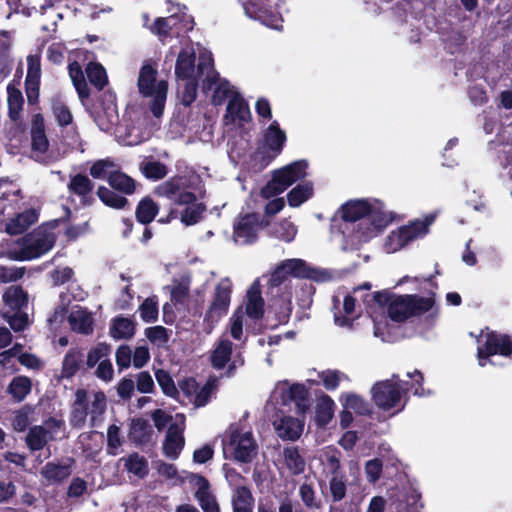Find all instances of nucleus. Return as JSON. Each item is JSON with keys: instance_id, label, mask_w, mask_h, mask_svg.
Here are the masks:
<instances>
[{"instance_id": "nucleus-28", "label": "nucleus", "mask_w": 512, "mask_h": 512, "mask_svg": "<svg viewBox=\"0 0 512 512\" xmlns=\"http://www.w3.org/2000/svg\"><path fill=\"white\" fill-rule=\"evenodd\" d=\"M35 210H26L11 219L6 225V231L10 235L21 234L37 221Z\"/></svg>"}, {"instance_id": "nucleus-41", "label": "nucleus", "mask_w": 512, "mask_h": 512, "mask_svg": "<svg viewBox=\"0 0 512 512\" xmlns=\"http://www.w3.org/2000/svg\"><path fill=\"white\" fill-rule=\"evenodd\" d=\"M3 300L12 310H20L27 303V294L19 286H10L5 291Z\"/></svg>"}, {"instance_id": "nucleus-46", "label": "nucleus", "mask_w": 512, "mask_h": 512, "mask_svg": "<svg viewBox=\"0 0 512 512\" xmlns=\"http://www.w3.org/2000/svg\"><path fill=\"white\" fill-rule=\"evenodd\" d=\"M140 170L148 179L159 180L164 178L167 173V167L159 161H144L140 164Z\"/></svg>"}, {"instance_id": "nucleus-15", "label": "nucleus", "mask_w": 512, "mask_h": 512, "mask_svg": "<svg viewBox=\"0 0 512 512\" xmlns=\"http://www.w3.org/2000/svg\"><path fill=\"white\" fill-rule=\"evenodd\" d=\"M225 450L241 463H249L257 455L258 445L250 431L232 430Z\"/></svg>"}, {"instance_id": "nucleus-27", "label": "nucleus", "mask_w": 512, "mask_h": 512, "mask_svg": "<svg viewBox=\"0 0 512 512\" xmlns=\"http://www.w3.org/2000/svg\"><path fill=\"white\" fill-rule=\"evenodd\" d=\"M196 484L198 486L195 497L198 500L204 512H220L216 498L209 491V483L202 476H196Z\"/></svg>"}, {"instance_id": "nucleus-29", "label": "nucleus", "mask_w": 512, "mask_h": 512, "mask_svg": "<svg viewBox=\"0 0 512 512\" xmlns=\"http://www.w3.org/2000/svg\"><path fill=\"white\" fill-rule=\"evenodd\" d=\"M53 439L52 433L45 426H34L30 428L26 436V444L30 450H41Z\"/></svg>"}, {"instance_id": "nucleus-40", "label": "nucleus", "mask_w": 512, "mask_h": 512, "mask_svg": "<svg viewBox=\"0 0 512 512\" xmlns=\"http://www.w3.org/2000/svg\"><path fill=\"white\" fill-rule=\"evenodd\" d=\"M69 76L73 82L75 89L81 99L89 96V89L84 78V74L81 66L76 61L72 62L68 66Z\"/></svg>"}, {"instance_id": "nucleus-55", "label": "nucleus", "mask_w": 512, "mask_h": 512, "mask_svg": "<svg viewBox=\"0 0 512 512\" xmlns=\"http://www.w3.org/2000/svg\"><path fill=\"white\" fill-rule=\"evenodd\" d=\"M190 282L188 279H182L174 284L171 290V301L175 305L183 306L188 298Z\"/></svg>"}, {"instance_id": "nucleus-53", "label": "nucleus", "mask_w": 512, "mask_h": 512, "mask_svg": "<svg viewBox=\"0 0 512 512\" xmlns=\"http://www.w3.org/2000/svg\"><path fill=\"white\" fill-rule=\"evenodd\" d=\"M81 361V354L78 351H69L64 359L62 365V377L70 378L76 374L79 369V363Z\"/></svg>"}, {"instance_id": "nucleus-48", "label": "nucleus", "mask_w": 512, "mask_h": 512, "mask_svg": "<svg viewBox=\"0 0 512 512\" xmlns=\"http://www.w3.org/2000/svg\"><path fill=\"white\" fill-rule=\"evenodd\" d=\"M125 468L138 477H144L148 473V464L143 456L137 453L129 455L125 459Z\"/></svg>"}, {"instance_id": "nucleus-21", "label": "nucleus", "mask_w": 512, "mask_h": 512, "mask_svg": "<svg viewBox=\"0 0 512 512\" xmlns=\"http://www.w3.org/2000/svg\"><path fill=\"white\" fill-rule=\"evenodd\" d=\"M196 51L194 46L189 45L184 47L178 54L175 74L177 79H190L199 78L202 81L205 78V74H200L199 61L195 65Z\"/></svg>"}, {"instance_id": "nucleus-16", "label": "nucleus", "mask_w": 512, "mask_h": 512, "mask_svg": "<svg viewBox=\"0 0 512 512\" xmlns=\"http://www.w3.org/2000/svg\"><path fill=\"white\" fill-rule=\"evenodd\" d=\"M264 225V219L257 213L240 214L233 223L232 239L237 245L254 243Z\"/></svg>"}, {"instance_id": "nucleus-49", "label": "nucleus", "mask_w": 512, "mask_h": 512, "mask_svg": "<svg viewBox=\"0 0 512 512\" xmlns=\"http://www.w3.org/2000/svg\"><path fill=\"white\" fill-rule=\"evenodd\" d=\"M86 74L90 83L98 89H102L107 83L106 71L98 63H89L86 67Z\"/></svg>"}, {"instance_id": "nucleus-59", "label": "nucleus", "mask_w": 512, "mask_h": 512, "mask_svg": "<svg viewBox=\"0 0 512 512\" xmlns=\"http://www.w3.org/2000/svg\"><path fill=\"white\" fill-rule=\"evenodd\" d=\"M213 393H214L213 382L208 381L201 388H198L191 403H193V405L196 408L203 407L210 401Z\"/></svg>"}, {"instance_id": "nucleus-61", "label": "nucleus", "mask_w": 512, "mask_h": 512, "mask_svg": "<svg viewBox=\"0 0 512 512\" xmlns=\"http://www.w3.org/2000/svg\"><path fill=\"white\" fill-rule=\"evenodd\" d=\"M145 335L150 342L158 346L164 345L169 338L167 329L163 326L149 327L146 329Z\"/></svg>"}, {"instance_id": "nucleus-36", "label": "nucleus", "mask_w": 512, "mask_h": 512, "mask_svg": "<svg viewBox=\"0 0 512 512\" xmlns=\"http://www.w3.org/2000/svg\"><path fill=\"white\" fill-rule=\"evenodd\" d=\"M270 233L274 238L289 243L294 240L297 227L289 219H283L271 226Z\"/></svg>"}, {"instance_id": "nucleus-12", "label": "nucleus", "mask_w": 512, "mask_h": 512, "mask_svg": "<svg viewBox=\"0 0 512 512\" xmlns=\"http://www.w3.org/2000/svg\"><path fill=\"white\" fill-rule=\"evenodd\" d=\"M408 390V383L393 375L391 379L378 382L372 387L373 400L379 408L390 410L400 406L402 395Z\"/></svg>"}, {"instance_id": "nucleus-1", "label": "nucleus", "mask_w": 512, "mask_h": 512, "mask_svg": "<svg viewBox=\"0 0 512 512\" xmlns=\"http://www.w3.org/2000/svg\"><path fill=\"white\" fill-rule=\"evenodd\" d=\"M342 223V249L356 250L377 236L393 220L392 213L376 199H356L344 203L339 211Z\"/></svg>"}, {"instance_id": "nucleus-20", "label": "nucleus", "mask_w": 512, "mask_h": 512, "mask_svg": "<svg viewBox=\"0 0 512 512\" xmlns=\"http://www.w3.org/2000/svg\"><path fill=\"white\" fill-rule=\"evenodd\" d=\"M226 478L230 484H237L231 495L233 512H253L254 498L250 489L245 485L238 484L243 480L242 476L235 471H227Z\"/></svg>"}, {"instance_id": "nucleus-45", "label": "nucleus", "mask_w": 512, "mask_h": 512, "mask_svg": "<svg viewBox=\"0 0 512 512\" xmlns=\"http://www.w3.org/2000/svg\"><path fill=\"white\" fill-rule=\"evenodd\" d=\"M341 401H343L345 409L353 410L360 415H365L370 412L369 404L356 394L346 393L341 396Z\"/></svg>"}, {"instance_id": "nucleus-26", "label": "nucleus", "mask_w": 512, "mask_h": 512, "mask_svg": "<svg viewBox=\"0 0 512 512\" xmlns=\"http://www.w3.org/2000/svg\"><path fill=\"white\" fill-rule=\"evenodd\" d=\"M251 113L247 103L238 94H234L228 101L227 113L225 118H230L232 122H238L239 125L250 119Z\"/></svg>"}, {"instance_id": "nucleus-51", "label": "nucleus", "mask_w": 512, "mask_h": 512, "mask_svg": "<svg viewBox=\"0 0 512 512\" xmlns=\"http://www.w3.org/2000/svg\"><path fill=\"white\" fill-rule=\"evenodd\" d=\"M318 377L323 386L329 391L335 390L341 381L347 379V376L343 372L330 369L321 371L318 374Z\"/></svg>"}, {"instance_id": "nucleus-14", "label": "nucleus", "mask_w": 512, "mask_h": 512, "mask_svg": "<svg viewBox=\"0 0 512 512\" xmlns=\"http://www.w3.org/2000/svg\"><path fill=\"white\" fill-rule=\"evenodd\" d=\"M243 344L244 342H240V344L234 345L226 335H223L211 353L212 366L216 369H223L228 365V373L231 375L237 367L244 363L241 356Z\"/></svg>"}, {"instance_id": "nucleus-63", "label": "nucleus", "mask_w": 512, "mask_h": 512, "mask_svg": "<svg viewBox=\"0 0 512 512\" xmlns=\"http://www.w3.org/2000/svg\"><path fill=\"white\" fill-rule=\"evenodd\" d=\"M299 495L304 503V505L308 508H319L320 503L316 500L315 491L310 484L303 483L299 487Z\"/></svg>"}, {"instance_id": "nucleus-56", "label": "nucleus", "mask_w": 512, "mask_h": 512, "mask_svg": "<svg viewBox=\"0 0 512 512\" xmlns=\"http://www.w3.org/2000/svg\"><path fill=\"white\" fill-rule=\"evenodd\" d=\"M326 468L331 477L343 475L341 471L340 453L333 448H326L325 452Z\"/></svg>"}, {"instance_id": "nucleus-44", "label": "nucleus", "mask_w": 512, "mask_h": 512, "mask_svg": "<svg viewBox=\"0 0 512 512\" xmlns=\"http://www.w3.org/2000/svg\"><path fill=\"white\" fill-rule=\"evenodd\" d=\"M157 212L158 206L156 203L149 198H145L138 204L136 217L140 223L147 224L155 218Z\"/></svg>"}, {"instance_id": "nucleus-4", "label": "nucleus", "mask_w": 512, "mask_h": 512, "mask_svg": "<svg viewBox=\"0 0 512 512\" xmlns=\"http://www.w3.org/2000/svg\"><path fill=\"white\" fill-rule=\"evenodd\" d=\"M264 314V300L261 296L260 283L255 280L246 294L245 307H238L229 319L227 331L230 336L238 341L245 342V331L249 329L248 319L258 321Z\"/></svg>"}, {"instance_id": "nucleus-39", "label": "nucleus", "mask_w": 512, "mask_h": 512, "mask_svg": "<svg viewBox=\"0 0 512 512\" xmlns=\"http://www.w3.org/2000/svg\"><path fill=\"white\" fill-rule=\"evenodd\" d=\"M182 84H179V98L181 103L185 106H190L196 99L197 96V87L199 82V78H190V79H179Z\"/></svg>"}, {"instance_id": "nucleus-60", "label": "nucleus", "mask_w": 512, "mask_h": 512, "mask_svg": "<svg viewBox=\"0 0 512 512\" xmlns=\"http://www.w3.org/2000/svg\"><path fill=\"white\" fill-rule=\"evenodd\" d=\"M27 81H38L40 82L41 77V57L39 54L29 55L27 57Z\"/></svg>"}, {"instance_id": "nucleus-10", "label": "nucleus", "mask_w": 512, "mask_h": 512, "mask_svg": "<svg viewBox=\"0 0 512 512\" xmlns=\"http://www.w3.org/2000/svg\"><path fill=\"white\" fill-rule=\"evenodd\" d=\"M289 276L295 278H308L314 281H325L329 278L326 271L309 266L302 259H287L281 262L271 276L273 285L282 284Z\"/></svg>"}, {"instance_id": "nucleus-52", "label": "nucleus", "mask_w": 512, "mask_h": 512, "mask_svg": "<svg viewBox=\"0 0 512 512\" xmlns=\"http://www.w3.org/2000/svg\"><path fill=\"white\" fill-rule=\"evenodd\" d=\"M329 491L333 502H340L346 496L347 481L344 474L333 476L329 480Z\"/></svg>"}, {"instance_id": "nucleus-22", "label": "nucleus", "mask_w": 512, "mask_h": 512, "mask_svg": "<svg viewBox=\"0 0 512 512\" xmlns=\"http://www.w3.org/2000/svg\"><path fill=\"white\" fill-rule=\"evenodd\" d=\"M73 465L71 458L62 462H48L42 467L40 475L47 485L59 484L72 474Z\"/></svg>"}, {"instance_id": "nucleus-38", "label": "nucleus", "mask_w": 512, "mask_h": 512, "mask_svg": "<svg viewBox=\"0 0 512 512\" xmlns=\"http://www.w3.org/2000/svg\"><path fill=\"white\" fill-rule=\"evenodd\" d=\"M110 186L124 194H132L135 191V181L117 169L109 174Z\"/></svg>"}, {"instance_id": "nucleus-19", "label": "nucleus", "mask_w": 512, "mask_h": 512, "mask_svg": "<svg viewBox=\"0 0 512 512\" xmlns=\"http://www.w3.org/2000/svg\"><path fill=\"white\" fill-rule=\"evenodd\" d=\"M193 28V18L184 12L174 13L166 18H157L151 27L152 33L160 38L167 37L173 33L179 34Z\"/></svg>"}, {"instance_id": "nucleus-24", "label": "nucleus", "mask_w": 512, "mask_h": 512, "mask_svg": "<svg viewBox=\"0 0 512 512\" xmlns=\"http://www.w3.org/2000/svg\"><path fill=\"white\" fill-rule=\"evenodd\" d=\"M371 288L370 283H364L362 286L356 287L353 290V295H346L343 300V315L334 314V320L335 323L338 326L345 327V326H351L352 319L349 318V316H352L355 312V303L358 299H365L368 294L365 296L362 295V290H369Z\"/></svg>"}, {"instance_id": "nucleus-62", "label": "nucleus", "mask_w": 512, "mask_h": 512, "mask_svg": "<svg viewBox=\"0 0 512 512\" xmlns=\"http://www.w3.org/2000/svg\"><path fill=\"white\" fill-rule=\"evenodd\" d=\"M155 376L164 394L168 396H173L177 392L174 381L172 380L168 372L164 370H157Z\"/></svg>"}, {"instance_id": "nucleus-2", "label": "nucleus", "mask_w": 512, "mask_h": 512, "mask_svg": "<svg viewBox=\"0 0 512 512\" xmlns=\"http://www.w3.org/2000/svg\"><path fill=\"white\" fill-rule=\"evenodd\" d=\"M188 181L183 177L171 178L160 184L155 193L171 202L169 218H180L186 226L198 223L205 211V206L197 202L195 194L189 189Z\"/></svg>"}, {"instance_id": "nucleus-25", "label": "nucleus", "mask_w": 512, "mask_h": 512, "mask_svg": "<svg viewBox=\"0 0 512 512\" xmlns=\"http://www.w3.org/2000/svg\"><path fill=\"white\" fill-rule=\"evenodd\" d=\"M48 140L45 135L44 129L36 125L32 129V155L31 157L42 164L48 165L53 161V158L46 154L48 149Z\"/></svg>"}, {"instance_id": "nucleus-58", "label": "nucleus", "mask_w": 512, "mask_h": 512, "mask_svg": "<svg viewBox=\"0 0 512 512\" xmlns=\"http://www.w3.org/2000/svg\"><path fill=\"white\" fill-rule=\"evenodd\" d=\"M141 319L151 323L158 317V303L155 298H147L139 308Z\"/></svg>"}, {"instance_id": "nucleus-18", "label": "nucleus", "mask_w": 512, "mask_h": 512, "mask_svg": "<svg viewBox=\"0 0 512 512\" xmlns=\"http://www.w3.org/2000/svg\"><path fill=\"white\" fill-rule=\"evenodd\" d=\"M184 430L185 417L183 414H176L174 421L168 426L163 442V453L169 459H177L183 450L185 445Z\"/></svg>"}, {"instance_id": "nucleus-33", "label": "nucleus", "mask_w": 512, "mask_h": 512, "mask_svg": "<svg viewBox=\"0 0 512 512\" xmlns=\"http://www.w3.org/2000/svg\"><path fill=\"white\" fill-rule=\"evenodd\" d=\"M314 187L311 182H304L295 186L287 194L290 207H299L313 196Z\"/></svg>"}, {"instance_id": "nucleus-6", "label": "nucleus", "mask_w": 512, "mask_h": 512, "mask_svg": "<svg viewBox=\"0 0 512 512\" xmlns=\"http://www.w3.org/2000/svg\"><path fill=\"white\" fill-rule=\"evenodd\" d=\"M158 71L151 64H144L138 75L137 86L139 93L150 99V108L155 117L163 114L167 93L168 83L166 80L157 79Z\"/></svg>"}, {"instance_id": "nucleus-7", "label": "nucleus", "mask_w": 512, "mask_h": 512, "mask_svg": "<svg viewBox=\"0 0 512 512\" xmlns=\"http://www.w3.org/2000/svg\"><path fill=\"white\" fill-rule=\"evenodd\" d=\"M199 71L200 74H205V78L201 82L203 91H213L212 103L214 105H221L226 98L230 99L232 95L237 93L228 81L220 78L218 72L214 69L210 52L201 51L199 53Z\"/></svg>"}, {"instance_id": "nucleus-13", "label": "nucleus", "mask_w": 512, "mask_h": 512, "mask_svg": "<svg viewBox=\"0 0 512 512\" xmlns=\"http://www.w3.org/2000/svg\"><path fill=\"white\" fill-rule=\"evenodd\" d=\"M512 354V343L509 337L496 333H482L478 339V361L484 367L487 363L495 365L491 357L501 355L510 357Z\"/></svg>"}, {"instance_id": "nucleus-11", "label": "nucleus", "mask_w": 512, "mask_h": 512, "mask_svg": "<svg viewBox=\"0 0 512 512\" xmlns=\"http://www.w3.org/2000/svg\"><path fill=\"white\" fill-rule=\"evenodd\" d=\"M54 243L55 234L47 228L39 227L21 239L19 251L16 252V259H36L51 250Z\"/></svg>"}, {"instance_id": "nucleus-35", "label": "nucleus", "mask_w": 512, "mask_h": 512, "mask_svg": "<svg viewBox=\"0 0 512 512\" xmlns=\"http://www.w3.org/2000/svg\"><path fill=\"white\" fill-rule=\"evenodd\" d=\"M135 334L134 322L125 317H117L113 319L110 326V335L114 339H128Z\"/></svg>"}, {"instance_id": "nucleus-50", "label": "nucleus", "mask_w": 512, "mask_h": 512, "mask_svg": "<svg viewBox=\"0 0 512 512\" xmlns=\"http://www.w3.org/2000/svg\"><path fill=\"white\" fill-rule=\"evenodd\" d=\"M99 199L107 206L112 208H123L127 204V199L123 196L117 195L106 187H99L97 191Z\"/></svg>"}, {"instance_id": "nucleus-43", "label": "nucleus", "mask_w": 512, "mask_h": 512, "mask_svg": "<svg viewBox=\"0 0 512 512\" xmlns=\"http://www.w3.org/2000/svg\"><path fill=\"white\" fill-rule=\"evenodd\" d=\"M7 93L9 117L11 118V120L16 121L19 119L20 112L23 107V96L21 91L12 85H8Z\"/></svg>"}, {"instance_id": "nucleus-37", "label": "nucleus", "mask_w": 512, "mask_h": 512, "mask_svg": "<svg viewBox=\"0 0 512 512\" xmlns=\"http://www.w3.org/2000/svg\"><path fill=\"white\" fill-rule=\"evenodd\" d=\"M283 459L288 470L294 474H301L305 469V460L300 455L298 448L286 447L283 450Z\"/></svg>"}, {"instance_id": "nucleus-31", "label": "nucleus", "mask_w": 512, "mask_h": 512, "mask_svg": "<svg viewBox=\"0 0 512 512\" xmlns=\"http://www.w3.org/2000/svg\"><path fill=\"white\" fill-rule=\"evenodd\" d=\"M68 321L72 330L88 334L92 332L93 319L89 312L83 309H76L71 311Z\"/></svg>"}, {"instance_id": "nucleus-3", "label": "nucleus", "mask_w": 512, "mask_h": 512, "mask_svg": "<svg viewBox=\"0 0 512 512\" xmlns=\"http://www.w3.org/2000/svg\"><path fill=\"white\" fill-rule=\"evenodd\" d=\"M364 302L368 306L372 307L374 305L380 310H383V306L388 303V315L397 322L431 311L435 304L432 297L401 295L390 298L386 292H375L373 295H367Z\"/></svg>"}, {"instance_id": "nucleus-8", "label": "nucleus", "mask_w": 512, "mask_h": 512, "mask_svg": "<svg viewBox=\"0 0 512 512\" xmlns=\"http://www.w3.org/2000/svg\"><path fill=\"white\" fill-rule=\"evenodd\" d=\"M308 163L298 160L275 170L272 179L261 189V196L269 199L284 192L295 182L305 178Z\"/></svg>"}, {"instance_id": "nucleus-57", "label": "nucleus", "mask_w": 512, "mask_h": 512, "mask_svg": "<svg viewBox=\"0 0 512 512\" xmlns=\"http://www.w3.org/2000/svg\"><path fill=\"white\" fill-rule=\"evenodd\" d=\"M111 348L109 345L100 343L93 349H91L87 355L86 364L89 368L99 364L103 359H108Z\"/></svg>"}, {"instance_id": "nucleus-32", "label": "nucleus", "mask_w": 512, "mask_h": 512, "mask_svg": "<svg viewBox=\"0 0 512 512\" xmlns=\"http://www.w3.org/2000/svg\"><path fill=\"white\" fill-rule=\"evenodd\" d=\"M335 403L332 398L326 394L319 397L316 404L315 420L319 426H326L334 415Z\"/></svg>"}, {"instance_id": "nucleus-47", "label": "nucleus", "mask_w": 512, "mask_h": 512, "mask_svg": "<svg viewBox=\"0 0 512 512\" xmlns=\"http://www.w3.org/2000/svg\"><path fill=\"white\" fill-rule=\"evenodd\" d=\"M116 168L117 166L112 159H100L92 164L89 169V173L94 179H108L109 174L114 172Z\"/></svg>"}, {"instance_id": "nucleus-23", "label": "nucleus", "mask_w": 512, "mask_h": 512, "mask_svg": "<svg viewBox=\"0 0 512 512\" xmlns=\"http://www.w3.org/2000/svg\"><path fill=\"white\" fill-rule=\"evenodd\" d=\"M277 435L283 440H297L304 428V422L292 416H283L273 423Z\"/></svg>"}, {"instance_id": "nucleus-42", "label": "nucleus", "mask_w": 512, "mask_h": 512, "mask_svg": "<svg viewBox=\"0 0 512 512\" xmlns=\"http://www.w3.org/2000/svg\"><path fill=\"white\" fill-rule=\"evenodd\" d=\"M31 391V380L25 376L13 378L8 386V392L17 402L22 401Z\"/></svg>"}, {"instance_id": "nucleus-9", "label": "nucleus", "mask_w": 512, "mask_h": 512, "mask_svg": "<svg viewBox=\"0 0 512 512\" xmlns=\"http://www.w3.org/2000/svg\"><path fill=\"white\" fill-rule=\"evenodd\" d=\"M435 218V214H430L423 220H416L409 225L391 231L384 242L385 251L387 253H395L409 242L424 237L428 233L429 226L434 222Z\"/></svg>"}, {"instance_id": "nucleus-34", "label": "nucleus", "mask_w": 512, "mask_h": 512, "mask_svg": "<svg viewBox=\"0 0 512 512\" xmlns=\"http://www.w3.org/2000/svg\"><path fill=\"white\" fill-rule=\"evenodd\" d=\"M93 187L89 177L83 174L72 176L68 184L69 192L79 196L83 201L92 193Z\"/></svg>"}, {"instance_id": "nucleus-30", "label": "nucleus", "mask_w": 512, "mask_h": 512, "mask_svg": "<svg viewBox=\"0 0 512 512\" xmlns=\"http://www.w3.org/2000/svg\"><path fill=\"white\" fill-rule=\"evenodd\" d=\"M286 142V134L280 129L277 121H273L264 133V143L272 151L280 153Z\"/></svg>"}, {"instance_id": "nucleus-5", "label": "nucleus", "mask_w": 512, "mask_h": 512, "mask_svg": "<svg viewBox=\"0 0 512 512\" xmlns=\"http://www.w3.org/2000/svg\"><path fill=\"white\" fill-rule=\"evenodd\" d=\"M106 410V396L101 391L78 389L70 416V423L75 428H82L89 418L90 426L95 427L102 421Z\"/></svg>"}, {"instance_id": "nucleus-17", "label": "nucleus", "mask_w": 512, "mask_h": 512, "mask_svg": "<svg viewBox=\"0 0 512 512\" xmlns=\"http://www.w3.org/2000/svg\"><path fill=\"white\" fill-rule=\"evenodd\" d=\"M232 283L224 278L215 286L211 303L205 313L204 320L210 326L217 324L228 312L231 301Z\"/></svg>"}, {"instance_id": "nucleus-54", "label": "nucleus", "mask_w": 512, "mask_h": 512, "mask_svg": "<svg viewBox=\"0 0 512 512\" xmlns=\"http://www.w3.org/2000/svg\"><path fill=\"white\" fill-rule=\"evenodd\" d=\"M268 402L274 405H287L289 402H291L289 383L287 381L278 382L271 392Z\"/></svg>"}, {"instance_id": "nucleus-64", "label": "nucleus", "mask_w": 512, "mask_h": 512, "mask_svg": "<svg viewBox=\"0 0 512 512\" xmlns=\"http://www.w3.org/2000/svg\"><path fill=\"white\" fill-rule=\"evenodd\" d=\"M108 453L116 455L122 441L120 437V429L116 425H110L107 430Z\"/></svg>"}]
</instances>
